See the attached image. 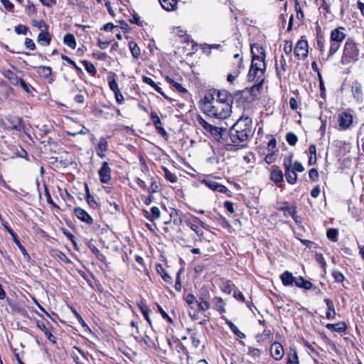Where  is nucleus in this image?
Listing matches in <instances>:
<instances>
[{"mask_svg": "<svg viewBox=\"0 0 364 364\" xmlns=\"http://www.w3.org/2000/svg\"><path fill=\"white\" fill-rule=\"evenodd\" d=\"M186 301L191 306V310H194L195 309H197L200 311H204V307H203L204 301H203V299H200V301H196L195 296L193 294H190L187 295V296L186 298Z\"/></svg>", "mask_w": 364, "mask_h": 364, "instance_id": "2eb2a0df", "label": "nucleus"}, {"mask_svg": "<svg viewBox=\"0 0 364 364\" xmlns=\"http://www.w3.org/2000/svg\"><path fill=\"white\" fill-rule=\"evenodd\" d=\"M270 353L274 359H275L276 360H279L284 356V348L279 343L274 342L271 346Z\"/></svg>", "mask_w": 364, "mask_h": 364, "instance_id": "4468645a", "label": "nucleus"}, {"mask_svg": "<svg viewBox=\"0 0 364 364\" xmlns=\"http://www.w3.org/2000/svg\"><path fill=\"white\" fill-rule=\"evenodd\" d=\"M252 122L249 117L242 116L231 127L230 138L235 145L246 142L253 135Z\"/></svg>", "mask_w": 364, "mask_h": 364, "instance_id": "f03ea898", "label": "nucleus"}, {"mask_svg": "<svg viewBox=\"0 0 364 364\" xmlns=\"http://www.w3.org/2000/svg\"><path fill=\"white\" fill-rule=\"evenodd\" d=\"M154 125L156 129L157 130L158 133L161 134L164 138L168 137V134L166 132V130L164 129V127H162V123L161 121L159 122V124H154Z\"/></svg>", "mask_w": 364, "mask_h": 364, "instance_id": "864d4df0", "label": "nucleus"}, {"mask_svg": "<svg viewBox=\"0 0 364 364\" xmlns=\"http://www.w3.org/2000/svg\"><path fill=\"white\" fill-rule=\"evenodd\" d=\"M309 165L312 166L316 163V146L314 144H311L309 149Z\"/></svg>", "mask_w": 364, "mask_h": 364, "instance_id": "f704fd0d", "label": "nucleus"}, {"mask_svg": "<svg viewBox=\"0 0 364 364\" xmlns=\"http://www.w3.org/2000/svg\"><path fill=\"white\" fill-rule=\"evenodd\" d=\"M338 230L334 228L328 230L326 232L327 237L333 242H336L338 240Z\"/></svg>", "mask_w": 364, "mask_h": 364, "instance_id": "de8ad7c7", "label": "nucleus"}, {"mask_svg": "<svg viewBox=\"0 0 364 364\" xmlns=\"http://www.w3.org/2000/svg\"><path fill=\"white\" fill-rule=\"evenodd\" d=\"M263 82H259V81L255 82V85H254L250 90V95L253 97H257L259 93H260L261 90L262 89Z\"/></svg>", "mask_w": 364, "mask_h": 364, "instance_id": "ea45409f", "label": "nucleus"}, {"mask_svg": "<svg viewBox=\"0 0 364 364\" xmlns=\"http://www.w3.org/2000/svg\"><path fill=\"white\" fill-rule=\"evenodd\" d=\"M235 287V285L230 281H226L221 284L222 291L226 294H231Z\"/></svg>", "mask_w": 364, "mask_h": 364, "instance_id": "58836bf2", "label": "nucleus"}, {"mask_svg": "<svg viewBox=\"0 0 364 364\" xmlns=\"http://www.w3.org/2000/svg\"><path fill=\"white\" fill-rule=\"evenodd\" d=\"M82 63L85 66V70L90 74L95 75L97 73L96 68L94 66V65L87 61V60H83Z\"/></svg>", "mask_w": 364, "mask_h": 364, "instance_id": "8fccbe9b", "label": "nucleus"}, {"mask_svg": "<svg viewBox=\"0 0 364 364\" xmlns=\"http://www.w3.org/2000/svg\"><path fill=\"white\" fill-rule=\"evenodd\" d=\"M275 159H276V157H275V154L274 152L267 154L264 158V161L269 164L273 163L275 161Z\"/></svg>", "mask_w": 364, "mask_h": 364, "instance_id": "774afa93", "label": "nucleus"}, {"mask_svg": "<svg viewBox=\"0 0 364 364\" xmlns=\"http://www.w3.org/2000/svg\"><path fill=\"white\" fill-rule=\"evenodd\" d=\"M222 45L220 44H207L206 43V48L209 49V51L206 53V55H209L211 53L212 49H217L220 51H222Z\"/></svg>", "mask_w": 364, "mask_h": 364, "instance_id": "4d7b16f0", "label": "nucleus"}, {"mask_svg": "<svg viewBox=\"0 0 364 364\" xmlns=\"http://www.w3.org/2000/svg\"><path fill=\"white\" fill-rule=\"evenodd\" d=\"M107 80H108L109 88L112 91L115 92H117L119 90L118 84L114 78V75L108 76Z\"/></svg>", "mask_w": 364, "mask_h": 364, "instance_id": "a19ab883", "label": "nucleus"}, {"mask_svg": "<svg viewBox=\"0 0 364 364\" xmlns=\"http://www.w3.org/2000/svg\"><path fill=\"white\" fill-rule=\"evenodd\" d=\"M63 43L70 47V48L75 49L77 46L75 38L74 35L71 33H67L63 37Z\"/></svg>", "mask_w": 364, "mask_h": 364, "instance_id": "7c9ffc66", "label": "nucleus"}, {"mask_svg": "<svg viewBox=\"0 0 364 364\" xmlns=\"http://www.w3.org/2000/svg\"><path fill=\"white\" fill-rule=\"evenodd\" d=\"M14 30H15V32L18 35H20V34L26 35L27 33V32L28 31V27L24 25H21V24H19V25L15 26Z\"/></svg>", "mask_w": 364, "mask_h": 364, "instance_id": "603ef678", "label": "nucleus"}, {"mask_svg": "<svg viewBox=\"0 0 364 364\" xmlns=\"http://www.w3.org/2000/svg\"><path fill=\"white\" fill-rule=\"evenodd\" d=\"M359 45L353 38H348L343 47L341 63L343 65H348L355 63L359 60Z\"/></svg>", "mask_w": 364, "mask_h": 364, "instance_id": "7ed1b4c3", "label": "nucleus"}, {"mask_svg": "<svg viewBox=\"0 0 364 364\" xmlns=\"http://www.w3.org/2000/svg\"><path fill=\"white\" fill-rule=\"evenodd\" d=\"M351 92L353 98L358 103H361L363 100V86L360 82L355 80L352 82Z\"/></svg>", "mask_w": 364, "mask_h": 364, "instance_id": "9d476101", "label": "nucleus"}, {"mask_svg": "<svg viewBox=\"0 0 364 364\" xmlns=\"http://www.w3.org/2000/svg\"><path fill=\"white\" fill-rule=\"evenodd\" d=\"M353 115L350 113L343 112L338 116V129L346 130L350 128L353 123Z\"/></svg>", "mask_w": 364, "mask_h": 364, "instance_id": "0eeeda50", "label": "nucleus"}, {"mask_svg": "<svg viewBox=\"0 0 364 364\" xmlns=\"http://www.w3.org/2000/svg\"><path fill=\"white\" fill-rule=\"evenodd\" d=\"M280 279L284 286H291L294 283L295 277L291 272L286 271L280 275Z\"/></svg>", "mask_w": 364, "mask_h": 364, "instance_id": "4be33fe9", "label": "nucleus"}, {"mask_svg": "<svg viewBox=\"0 0 364 364\" xmlns=\"http://www.w3.org/2000/svg\"><path fill=\"white\" fill-rule=\"evenodd\" d=\"M143 82L149 85L151 87H152L157 92L160 93V94H163V92H162V89L159 87L155 82L154 81L149 77H146V76H143Z\"/></svg>", "mask_w": 364, "mask_h": 364, "instance_id": "e433bc0d", "label": "nucleus"}, {"mask_svg": "<svg viewBox=\"0 0 364 364\" xmlns=\"http://www.w3.org/2000/svg\"><path fill=\"white\" fill-rule=\"evenodd\" d=\"M309 176L310 179L314 181H317L318 180V173L316 168H311L309 171Z\"/></svg>", "mask_w": 364, "mask_h": 364, "instance_id": "13d9d810", "label": "nucleus"}, {"mask_svg": "<svg viewBox=\"0 0 364 364\" xmlns=\"http://www.w3.org/2000/svg\"><path fill=\"white\" fill-rule=\"evenodd\" d=\"M24 44L26 48L33 50L36 48V45L32 39L26 38L24 41Z\"/></svg>", "mask_w": 364, "mask_h": 364, "instance_id": "0e129e2a", "label": "nucleus"}, {"mask_svg": "<svg viewBox=\"0 0 364 364\" xmlns=\"http://www.w3.org/2000/svg\"><path fill=\"white\" fill-rule=\"evenodd\" d=\"M213 121L206 120V132L210 133V136L217 142L223 139V136L226 131L227 124L223 122H218L215 124H212Z\"/></svg>", "mask_w": 364, "mask_h": 364, "instance_id": "20e7f679", "label": "nucleus"}, {"mask_svg": "<svg viewBox=\"0 0 364 364\" xmlns=\"http://www.w3.org/2000/svg\"><path fill=\"white\" fill-rule=\"evenodd\" d=\"M6 227V230L9 232V234L11 235L13 240H14V242H15V244L18 246V247L19 248V250H21V253L24 255V257H29L28 255L27 254L26 252V249L24 248V247L22 246V245L21 244L18 238V236L9 227L7 226H5Z\"/></svg>", "mask_w": 364, "mask_h": 364, "instance_id": "b1692460", "label": "nucleus"}, {"mask_svg": "<svg viewBox=\"0 0 364 364\" xmlns=\"http://www.w3.org/2000/svg\"><path fill=\"white\" fill-rule=\"evenodd\" d=\"M2 75L5 78H6L10 82L11 84H12L14 86L18 85L19 81L21 79L10 70H3Z\"/></svg>", "mask_w": 364, "mask_h": 364, "instance_id": "a211bd4d", "label": "nucleus"}, {"mask_svg": "<svg viewBox=\"0 0 364 364\" xmlns=\"http://www.w3.org/2000/svg\"><path fill=\"white\" fill-rule=\"evenodd\" d=\"M138 306L141 310V312L142 313L143 316H144L145 319L147 321L149 324L151 325V321L149 318V309L146 305V304L143 301H140L138 303Z\"/></svg>", "mask_w": 364, "mask_h": 364, "instance_id": "2f4dec72", "label": "nucleus"}, {"mask_svg": "<svg viewBox=\"0 0 364 364\" xmlns=\"http://www.w3.org/2000/svg\"><path fill=\"white\" fill-rule=\"evenodd\" d=\"M51 37L47 30H42L37 38V41L42 46H47L50 45Z\"/></svg>", "mask_w": 364, "mask_h": 364, "instance_id": "aec40b11", "label": "nucleus"}, {"mask_svg": "<svg viewBox=\"0 0 364 364\" xmlns=\"http://www.w3.org/2000/svg\"><path fill=\"white\" fill-rule=\"evenodd\" d=\"M270 178L274 183H280L284 181V176L282 170L278 166H273L270 173Z\"/></svg>", "mask_w": 364, "mask_h": 364, "instance_id": "6ab92c4d", "label": "nucleus"}, {"mask_svg": "<svg viewBox=\"0 0 364 364\" xmlns=\"http://www.w3.org/2000/svg\"><path fill=\"white\" fill-rule=\"evenodd\" d=\"M129 49H130L132 56L135 59L139 58L141 55V50H140L139 47L138 46V45L135 42L131 41L129 43Z\"/></svg>", "mask_w": 364, "mask_h": 364, "instance_id": "c9c22d12", "label": "nucleus"}, {"mask_svg": "<svg viewBox=\"0 0 364 364\" xmlns=\"http://www.w3.org/2000/svg\"><path fill=\"white\" fill-rule=\"evenodd\" d=\"M326 328L338 333H343L346 330V324L344 322H340L336 324L328 323Z\"/></svg>", "mask_w": 364, "mask_h": 364, "instance_id": "c756f323", "label": "nucleus"}, {"mask_svg": "<svg viewBox=\"0 0 364 364\" xmlns=\"http://www.w3.org/2000/svg\"><path fill=\"white\" fill-rule=\"evenodd\" d=\"M108 150V141L106 138L101 137L98 141L96 152L98 156L104 158L105 152Z\"/></svg>", "mask_w": 364, "mask_h": 364, "instance_id": "f3484780", "label": "nucleus"}, {"mask_svg": "<svg viewBox=\"0 0 364 364\" xmlns=\"http://www.w3.org/2000/svg\"><path fill=\"white\" fill-rule=\"evenodd\" d=\"M292 169L296 172H303L304 171L302 164L299 161L293 163Z\"/></svg>", "mask_w": 364, "mask_h": 364, "instance_id": "e2e57ef3", "label": "nucleus"}, {"mask_svg": "<svg viewBox=\"0 0 364 364\" xmlns=\"http://www.w3.org/2000/svg\"><path fill=\"white\" fill-rule=\"evenodd\" d=\"M206 186H208L211 190L220 193H224L227 191V188L220 183L212 181L210 179H206Z\"/></svg>", "mask_w": 364, "mask_h": 364, "instance_id": "a878e982", "label": "nucleus"}, {"mask_svg": "<svg viewBox=\"0 0 364 364\" xmlns=\"http://www.w3.org/2000/svg\"><path fill=\"white\" fill-rule=\"evenodd\" d=\"M324 301L326 304L328 311H326V318L328 320L334 319L336 317V311L334 304L332 300L329 299H325Z\"/></svg>", "mask_w": 364, "mask_h": 364, "instance_id": "412c9836", "label": "nucleus"}, {"mask_svg": "<svg viewBox=\"0 0 364 364\" xmlns=\"http://www.w3.org/2000/svg\"><path fill=\"white\" fill-rule=\"evenodd\" d=\"M162 8L168 11H171L175 9L177 0H159Z\"/></svg>", "mask_w": 364, "mask_h": 364, "instance_id": "c85d7f7f", "label": "nucleus"}, {"mask_svg": "<svg viewBox=\"0 0 364 364\" xmlns=\"http://www.w3.org/2000/svg\"><path fill=\"white\" fill-rule=\"evenodd\" d=\"M184 223L186 225L190 228L193 232H195L198 235H203V223L195 217H191L190 218L186 219Z\"/></svg>", "mask_w": 364, "mask_h": 364, "instance_id": "6e6552de", "label": "nucleus"}, {"mask_svg": "<svg viewBox=\"0 0 364 364\" xmlns=\"http://www.w3.org/2000/svg\"><path fill=\"white\" fill-rule=\"evenodd\" d=\"M332 274L337 282H342L344 280L343 274L339 271H333Z\"/></svg>", "mask_w": 364, "mask_h": 364, "instance_id": "bf43d9fd", "label": "nucleus"}, {"mask_svg": "<svg viewBox=\"0 0 364 364\" xmlns=\"http://www.w3.org/2000/svg\"><path fill=\"white\" fill-rule=\"evenodd\" d=\"M232 112L227 92L215 89L206 90V115L209 120L218 119L220 122L228 118Z\"/></svg>", "mask_w": 364, "mask_h": 364, "instance_id": "f257e3e1", "label": "nucleus"}, {"mask_svg": "<svg viewBox=\"0 0 364 364\" xmlns=\"http://www.w3.org/2000/svg\"><path fill=\"white\" fill-rule=\"evenodd\" d=\"M114 93V97H115V99H116V102L119 105L123 104V102L124 101V98L123 95L121 93L120 90L117 91V92H115Z\"/></svg>", "mask_w": 364, "mask_h": 364, "instance_id": "69168bd1", "label": "nucleus"}, {"mask_svg": "<svg viewBox=\"0 0 364 364\" xmlns=\"http://www.w3.org/2000/svg\"><path fill=\"white\" fill-rule=\"evenodd\" d=\"M294 54L299 59H304L308 55V43L306 41H299L294 48Z\"/></svg>", "mask_w": 364, "mask_h": 364, "instance_id": "1a4fd4ad", "label": "nucleus"}, {"mask_svg": "<svg viewBox=\"0 0 364 364\" xmlns=\"http://www.w3.org/2000/svg\"><path fill=\"white\" fill-rule=\"evenodd\" d=\"M247 77L249 81L263 82L264 80V71L250 66Z\"/></svg>", "mask_w": 364, "mask_h": 364, "instance_id": "f8f14e48", "label": "nucleus"}, {"mask_svg": "<svg viewBox=\"0 0 364 364\" xmlns=\"http://www.w3.org/2000/svg\"><path fill=\"white\" fill-rule=\"evenodd\" d=\"M344 31L345 28L343 27H338L333 29L331 31L330 39L332 40V41L341 43L346 37V34L345 33Z\"/></svg>", "mask_w": 364, "mask_h": 364, "instance_id": "dca6fc26", "label": "nucleus"}, {"mask_svg": "<svg viewBox=\"0 0 364 364\" xmlns=\"http://www.w3.org/2000/svg\"><path fill=\"white\" fill-rule=\"evenodd\" d=\"M56 256L63 262L67 263V264H71L72 261L68 258V257L65 255V253H63L61 251H58L56 253Z\"/></svg>", "mask_w": 364, "mask_h": 364, "instance_id": "5fc2aeb1", "label": "nucleus"}, {"mask_svg": "<svg viewBox=\"0 0 364 364\" xmlns=\"http://www.w3.org/2000/svg\"><path fill=\"white\" fill-rule=\"evenodd\" d=\"M158 189H159V186H158L157 183L156 181H152L151 186L149 188H147L146 190L148 191V192L149 193L153 194V193L157 192Z\"/></svg>", "mask_w": 364, "mask_h": 364, "instance_id": "338daca9", "label": "nucleus"}, {"mask_svg": "<svg viewBox=\"0 0 364 364\" xmlns=\"http://www.w3.org/2000/svg\"><path fill=\"white\" fill-rule=\"evenodd\" d=\"M243 65H242V59L240 58V62L239 63L237 64V68L231 73H230L228 77H227V80L229 82H233V81L238 77L240 73V70L242 68H243Z\"/></svg>", "mask_w": 364, "mask_h": 364, "instance_id": "cd10ccee", "label": "nucleus"}, {"mask_svg": "<svg viewBox=\"0 0 364 364\" xmlns=\"http://www.w3.org/2000/svg\"><path fill=\"white\" fill-rule=\"evenodd\" d=\"M74 213L75 215L82 222L88 225H92L93 223L92 218L84 209L79 207L75 208L74 209Z\"/></svg>", "mask_w": 364, "mask_h": 364, "instance_id": "ddd939ff", "label": "nucleus"}, {"mask_svg": "<svg viewBox=\"0 0 364 364\" xmlns=\"http://www.w3.org/2000/svg\"><path fill=\"white\" fill-rule=\"evenodd\" d=\"M163 170L164 171L165 178L169 181L171 183H176L177 181V176L172 173L167 168L164 167Z\"/></svg>", "mask_w": 364, "mask_h": 364, "instance_id": "a18cd8bd", "label": "nucleus"}, {"mask_svg": "<svg viewBox=\"0 0 364 364\" xmlns=\"http://www.w3.org/2000/svg\"><path fill=\"white\" fill-rule=\"evenodd\" d=\"M74 350L77 351L82 356V362H85L86 363L88 362V353H85L82 350L77 347H74Z\"/></svg>", "mask_w": 364, "mask_h": 364, "instance_id": "680f3d73", "label": "nucleus"}, {"mask_svg": "<svg viewBox=\"0 0 364 364\" xmlns=\"http://www.w3.org/2000/svg\"><path fill=\"white\" fill-rule=\"evenodd\" d=\"M37 73L41 77L43 78H48L51 75L52 70L50 67L39 66L37 68Z\"/></svg>", "mask_w": 364, "mask_h": 364, "instance_id": "473e14b6", "label": "nucleus"}, {"mask_svg": "<svg viewBox=\"0 0 364 364\" xmlns=\"http://www.w3.org/2000/svg\"><path fill=\"white\" fill-rule=\"evenodd\" d=\"M276 70L277 75L281 77L287 70V63L284 56L282 55L279 60H276Z\"/></svg>", "mask_w": 364, "mask_h": 364, "instance_id": "393cba45", "label": "nucleus"}, {"mask_svg": "<svg viewBox=\"0 0 364 364\" xmlns=\"http://www.w3.org/2000/svg\"><path fill=\"white\" fill-rule=\"evenodd\" d=\"M251 53L252 54L251 67L265 71L266 65L264 63L265 53L262 47L255 46L251 48Z\"/></svg>", "mask_w": 364, "mask_h": 364, "instance_id": "39448f33", "label": "nucleus"}, {"mask_svg": "<svg viewBox=\"0 0 364 364\" xmlns=\"http://www.w3.org/2000/svg\"><path fill=\"white\" fill-rule=\"evenodd\" d=\"M166 80L178 92H181V93H186L187 92V90L186 88H184L181 83L175 81L174 80H173L170 77H166Z\"/></svg>", "mask_w": 364, "mask_h": 364, "instance_id": "72a5a7b5", "label": "nucleus"}, {"mask_svg": "<svg viewBox=\"0 0 364 364\" xmlns=\"http://www.w3.org/2000/svg\"><path fill=\"white\" fill-rule=\"evenodd\" d=\"M287 364H299V358L295 350L291 349L288 353Z\"/></svg>", "mask_w": 364, "mask_h": 364, "instance_id": "4c0bfd02", "label": "nucleus"}, {"mask_svg": "<svg viewBox=\"0 0 364 364\" xmlns=\"http://www.w3.org/2000/svg\"><path fill=\"white\" fill-rule=\"evenodd\" d=\"M98 173L101 183H107L111 180V168L107 161L103 162Z\"/></svg>", "mask_w": 364, "mask_h": 364, "instance_id": "9b49d317", "label": "nucleus"}, {"mask_svg": "<svg viewBox=\"0 0 364 364\" xmlns=\"http://www.w3.org/2000/svg\"><path fill=\"white\" fill-rule=\"evenodd\" d=\"M161 215L160 210L157 207H152L151 209V216H146L147 219L152 221L159 218Z\"/></svg>", "mask_w": 364, "mask_h": 364, "instance_id": "49530a36", "label": "nucleus"}, {"mask_svg": "<svg viewBox=\"0 0 364 364\" xmlns=\"http://www.w3.org/2000/svg\"><path fill=\"white\" fill-rule=\"evenodd\" d=\"M215 309L220 313L225 311V304L221 298H215L213 300Z\"/></svg>", "mask_w": 364, "mask_h": 364, "instance_id": "c03bdc74", "label": "nucleus"}, {"mask_svg": "<svg viewBox=\"0 0 364 364\" xmlns=\"http://www.w3.org/2000/svg\"><path fill=\"white\" fill-rule=\"evenodd\" d=\"M31 24L33 26L36 27L39 29H41V31L47 30V28H48V26L45 23V21L43 20H41V21L33 20L31 21Z\"/></svg>", "mask_w": 364, "mask_h": 364, "instance_id": "3c124183", "label": "nucleus"}, {"mask_svg": "<svg viewBox=\"0 0 364 364\" xmlns=\"http://www.w3.org/2000/svg\"><path fill=\"white\" fill-rule=\"evenodd\" d=\"M36 326L44 332L46 338L49 341H50L52 343H55V337L52 334V333L46 328V325L43 322L37 321H36Z\"/></svg>", "mask_w": 364, "mask_h": 364, "instance_id": "5701e85b", "label": "nucleus"}, {"mask_svg": "<svg viewBox=\"0 0 364 364\" xmlns=\"http://www.w3.org/2000/svg\"><path fill=\"white\" fill-rule=\"evenodd\" d=\"M18 85H21V87L26 93L29 94L31 92V90L33 89V87L31 85L26 84L22 78L20 80Z\"/></svg>", "mask_w": 364, "mask_h": 364, "instance_id": "6e6d98bb", "label": "nucleus"}, {"mask_svg": "<svg viewBox=\"0 0 364 364\" xmlns=\"http://www.w3.org/2000/svg\"><path fill=\"white\" fill-rule=\"evenodd\" d=\"M6 119L10 124V128L15 130H19L21 124V119L17 116L14 115H9L6 117Z\"/></svg>", "mask_w": 364, "mask_h": 364, "instance_id": "bb28decb", "label": "nucleus"}, {"mask_svg": "<svg viewBox=\"0 0 364 364\" xmlns=\"http://www.w3.org/2000/svg\"><path fill=\"white\" fill-rule=\"evenodd\" d=\"M293 155H290L284 160V173L287 182L289 184H295L297 181V174L292 169Z\"/></svg>", "mask_w": 364, "mask_h": 364, "instance_id": "423d86ee", "label": "nucleus"}, {"mask_svg": "<svg viewBox=\"0 0 364 364\" xmlns=\"http://www.w3.org/2000/svg\"><path fill=\"white\" fill-rule=\"evenodd\" d=\"M286 140L289 145L294 146L298 141V138L295 134L289 132L286 136Z\"/></svg>", "mask_w": 364, "mask_h": 364, "instance_id": "09e8293b", "label": "nucleus"}, {"mask_svg": "<svg viewBox=\"0 0 364 364\" xmlns=\"http://www.w3.org/2000/svg\"><path fill=\"white\" fill-rule=\"evenodd\" d=\"M226 323L236 336L240 338H245L246 337L245 334L242 333L232 322L227 320Z\"/></svg>", "mask_w": 364, "mask_h": 364, "instance_id": "79ce46f5", "label": "nucleus"}, {"mask_svg": "<svg viewBox=\"0 0 364 364\" xmlns=\"http://www.w3.org/2000/svg\"><path fill=\"white\" fill-rule=\"evenodd\" d=\"M341 43L332 41L330 39V48L328 58L333 55L340 48Z\"/></svg>", "mask_w": 364, "mask_h": 364, "instance_id": "37998d69", "label": "nucleus"}, {"mask_svg": "<svg viewBox=\"0 0 364 364\" xmlns=\"http://www.w3.org/2000/svg\"><path fill=\"white\" fill-rule=\"evenodd\" d=\"M295 10L296 11L298 18L302 19L304 18V14L299 6V3L298 0L295 1Z\"/></svg>", "mask_w": 364, "mask_h": 364, "instance_id": "052dcab7", "label": "nucleus"}]
</instances>
